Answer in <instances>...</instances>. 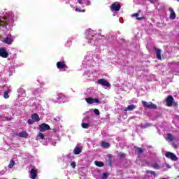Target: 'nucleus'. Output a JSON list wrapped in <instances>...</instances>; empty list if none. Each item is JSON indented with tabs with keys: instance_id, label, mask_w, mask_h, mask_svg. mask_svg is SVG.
Listing matches in <instances>:
<instances>
[{
	"instance_id": "1",
	"label": "nucleus",
	"mask_w": 179,
	"mask_h": 179,
	"mask_svg": "<svg viewBox=\"0 0 179 179\" xmlns=\"http://www.w3.org/2000/svg\"><path fill=\"white\" fill-rule=\"evenodd\" d=\"M13 18L7 17L4 18L3 21L0 20V27H5L6 29V26H12L13 24Z\"/></svg>"
},
{
	"instance_id": "2",
	"label": "nucleus",
	"mask_w": 179,
	"mask_h": 179,
	"mask_svg": "<svg viewBox=\"0 0 179 179\" xmlns=\"http://www.w3.org/2000/svg\"><path fill=\"white\" fill-rule=\"evenodd\" d=\"M142 104L145 107V108H150L152 110H156V108H157V106L152 102L148 103L145 101H143Z\"/></svg>"
},
{
	"instance_id": "3",
	"label": "nucleus",
	"mask_w": 179,
	"mask_h": 179,
	"mask_svg": "<svg viewBox=\"0 0 179 179\" xmlns=\"http://www.w3.org/2000/svg\"><path fill=\"white\" fill-rule=\"evenodd\" d=\"M165 156L167 159H170L173 162H177V160H178V157L171 152H166Z\"/></svg>"
},
{
	"instance_id": "4",
	"label": "nucleus",
	"mask_w": 179,
	"mask_h": 179,
	"mask_svg": "<svg viewBox=\"0 0 179 179\" xmlns=\"http://www.w3.org/2000/svg\"><path fill=\"white\" fill-rule=\"evenodd\" d=\"M51 128L50 125L47 124V123H42L39 125L38 130L40 132H45V131H50Z\"/></svg>"
},
{
	"instance_id": "5",
	"label": "nucleus",
	"mask_w": 179,
	"mask_h": 179,
	"mask_svg": "<svg viewBox=\"0 0 179 179\" xmlns=\"http://www.w3.org/2000/svg\"><path fill=\"white\" fill-rule=\"evenodd\" d=\"M98 85H101L102 86H106V87H110L111 85L110 83L107 81V80L101 78L97 80Z\"/></svg>"
},
{
	"instance_id": "6",
	"label": "nucleus",
	"mask_w": 179,
	"mask_h": 179,
	"mask_svg": "<svg viewBox=\"0 0 179 179\" xmlns=\"http://www.w3.org/2000/svg\"><path fill=\"white\" fill-rule=\"evenodd\" d=\"M0 57L2 58H8L9 57V53L6 51V48H0Z\"/></svg>"
},
{
	"instance_id": "7",
	"label": "nucleus",
	"mask_w": 179,
	"mask_h": 179,
	"mask_svg": "<svg viewBox=\"0 0 179 179\" xmlns=\"http://www.w3.org/2000/svg\"><path fill=\"white\" fill-rule=\"evenodd\" d=\"M167 107H171L174 103V98L171 95H169L166 100Z\"/></svg>"
},
{
	"instance_id": "8",
	"label": "nucleus",
	"mask_w": 179,
	"mask_h": 179,
	"mask_svg": "<svg viewBox=\"0 0 179 179\" xmlns=\"http://www.w3.org/2000/svg\"><path fill=\"white\" fill-rule=\"evenodd\" d=\"M4 44L10 45L13 43V38H12V35H8L6 38H4L2 41Z\"/></svg>"
},
{
	"instance_id": "9",
	"label": "nucleus",
	"mask_w": 179,
	"mask_h": 179,
	"mask_svg": "<svg viewBox=\"0 0 179 179\" xmlns=\"http://www.w3.org/2000/svg\"><path fill=\"white\" fill-rule=\"evenodd\" d=\"M85 101L88 103V104H93L94 103H100V99H93L92 97L86 98Z\"/></svg>"
},
{
	"instance_id": "10",
	"label": "nucleus",
	"mask_w": 179,
	"mask_h": 179,
	"mask_svg": "<svg viewBox=\"0 0 179 179\" xmlns=\"http://www.w3.org/2000/svg\"><path fill=\"white\" fill-rule=\"evenodd\" d=\"M37 174H38V171L37 170V169L34 168V169H31L30 171V176H31V179H36L37 178Z\"/></svg>"
},
{
	"instance_id": "11",
	"label": "nucleus",
	"mask_w": 179,
	"mask_h": 179,
	"mask_svg": "<svg viewBox=\"0 0 179 179\" xmlns=\"http://www.w3.org/2000/svg\"><path fill=\"white\" fill-rule=\"evenodd\" d=\"M120 9H121V5L117 4L115 3L111 4L110 10L112 11L115 10L116 12H118Z\"/></svg>"
},
{
	"instance_id": "12",
	"label": "nucleus",
	"mask_w": 179,
	"mask_h": 179,
	"mask_svg": "<svg viewBox=\"0 0 179 179\" xmlns=\"http://www.w3.org/2000/svg\"><path fill=\"white\" fill-rule=\"evenodd\" d=\"M153 50L156 52L157 59H159V60L162 59V50H160L156 47H154Z\"/></svg>"
},
{
	"instance_id": "13",
	"label": "nucleus",
	"mask_w": 179,
	"mask_h": 179,
	"mask_svg": "<svg viewBox=\"0 0 179 179\" xmlns=\"http://www.w3.org/2000/svg\"><path fill=\"white\" fill-rule=\"evenodd\" d=\"M57 67L58 68V69H65V68H67L64 61L58 62L57 63Z\"/></svg>"
},
{
	"instance_id": "14",
	"label": "nucleus",
	"mask_w": 179,
	"mask_h": 179,
	"mask_svg": "<svg viewBox=\"0 0 179 179\" xmlns=\"http://www.w3.org/2000/svg\"><path fill=\"white\" fill-rule=\"evenodd\" d=\"M169 10L170 12L169 18L171 19L172 20H174V19H176V12L174 11V9L170 7Z\"/></svg>"
},
{
	"instance_id": "15",
	"label": "nucleus",
	"mask_w": 179,
	"mask_h": 179,
	"mask_svg": "<svg viewBox=\"0 0 179 179\" xmlns=\"http://www.w3.org/2000/svg\"><path fill=\"white\" fill-rule=\"evenodd\" d=\"M132 17H136V20H143L145 19H146L145 16H142V17H138L139 16V13H136L132 14Z\"/></svg>"
},
{
	"instance_id": "16",
	"label": "nucleus",
	"mask_w": 179,
	"mask_h": 179,
	"mask_svg": "<svg viewBox=\"0 0 179 179\" xmlns=\"http://www.w3.org/2000/svg\"><path fill=\"white\" fill-rule=\"evenodd\" d=\"M136 108V106L134 104L129 105L125 109L124 111H134Z\"/></svg>"
},
{
	"instance_id": "17",
	"label": "nucleus",
	"mask_w": 179,
	"mask_h": 179,
	"mask_svg": "<svg viewBox=\"0 0 179 179\" xmlns=\"http://www.w3.org/2000/svg\"><path fill=\"white\" fill-rule=\"evenodd\" d=\"M31 118L33 120L35 121V122H38L40 121V117L37 113H34L31 115Z\"/></svg>"
},
{
	"instance_id": "18",
	"label": "nucleus",
	"mask_w": 179,
	"mask_h": 179,
	"mask_svg": "<svg viewBox=\"0 0 179 179\" xmlns=\"http://www.w3.org/2000/svg\"><path fill=\"white\" fill-rule=\"evenodd\" d=\"M18 136H20V138H27L29 136V134L26 131H21L18 134Z\"/></svg>"
},
{
	"instance_id": "19",
	"label": "nucleus",
	"mask_w": 179,
	"mask_h": 179,
	"mask_svg": "<svg viewBox=\"0 0 179 179\" xmlns=\"http://www.w3.org/2000/svg\"><path fill=\"white\" fill-rule=\"evenodd\" d=\"M74 155H80L82 153V148L79 147H76L73 150Z\"/></svg>"
},
{
	"instance_id": "20",
	"label": "nucleus",
	"mask_w": 179,
	"mask_h": 179,
	"mask_svg": "<svg viewBox=\"0 0 179 179\" xmlns=\"http://www.w3.org/2000/svg\"><path fill=\"white\" fill-rule=\"evenodd\" d=\"M151 167H152V169L155 170H160L161 169L160 165L157 162L151 164Z\"/></svg>"
},
{
	"instance_id": "21",
	"label": "nucleus",
	"mask_w": 179,
	"mask_h": 179,
	"mask_svg": "<svg viewBox=\"0 0 179 179\" xmlns=\"http://www.w3.org/2000/svg\"><path fill=\"white\" fill-rule=\"evenodd\" d=\"M101 146L102 148H104L105 149H108V148H110V143L105 141H102Z\"/></svg>"
},
{
	"instance_id": "22",
	"label": "nucleus",
	"mask_w": 179,
	"mask_h": 179,
	"mask_svg": "<svg viewBox=\"0 0 179 179\" xmlns=\"http://www.w3.org/2000/svg\"><path fill=\"white\" fill-rule=\"evenodd\" d=\"M94 164L97 167H103L104 166V163L103 162L95 161Z\"/></svg>"
},
{
	"instance_id": "23",
	"label": "nucleus",
	"mask_w": 179,
	"mask_h": 179,
	"mask_svg": "<svg viewBox=\"0 0 179 179\" xmlns=\"http://www.w3.org/2000/svg\"><path fill=\"white\" fill-rule=\"evenodd\" d=\"M135 150H136L137 153H138V155H141V153L143 152V149H142V148H139V147H134Z\"/></svg>"
},
{
	"instance_id": "24",
	"label": "nucleus",
	"mask_w": 179,
	"mask_h": 179,
	"mask_svg": "<svg viewBox=\"0 0 179 179\" xmlns=\"http://www.w3.org/2000/svg\"><path fill=\"white\" fill-rule=\"evenodd\" d=\"M168 139L171 141L173 142L174 141V137L173 136V134L171 133H168L167 134Z\"/></svg>"
},
{
	"instance_id": "25",
	"label": "nucleus",
	"mask_w": 179,
	"mask_h": 179,
	"mask_svg": "<svg viewBox=\"0 0 179 179\" xmlns=\"http://www.w3.org/2000/svg\"><path fill=\"white\" fill-rule=\"evenodd\" d=\"M146 173H147V174H151V176H154V177H157V174H156V172H155L153 171L147 170Z\"/></svg>"
},
{
	"instance_id": "26",
	"label": "nucleus",
	"mask_w": 179,
	"mask_h": 179,
	"mask_svg": "<svg viewBox=\"0 0 179 179\" xmlns=\"http://www.w3.org/2000/svg\"><path fill=\"white\" fill-rule=\"evenodd\" d=\"M118 157L120 159H125L127 157V154H124V152H120L118 154Z\"/></svg>"
},
{
	"instance_id": "27",
	"label": "nucleus",
	"mask_w": 179,
	"mask_h": 179,
	"mask_svg": "<svg viewBox=\"0 0 179 179\" xmlns=\"http://www.w3.org/2000/svg\"><path fill=\"white\" fill-rule=\"evenodd\" d=\"M13 166H15V162L13 160H10V164H8V169H13Z\"/></svg>"
},
{
	"instance_id": "28",
	"label": "nucleus",
	"mask_w": 179,
	"mask_h": 179,
	"mask_svg": "<svg viewBox=\"0 0 179 179\" xmlns=\"http://www.w3.org/2000/svg\"><path fill=\"white\" fill-rule=\"evenodd\" d=\"M3 97L4 99H9V91H6L3 93Z\"/></svg>"
},
{
	"instance_id": "29",
	"label": "nucleus",
	"mask_w": 179,
	"mask_h": 179,
	"mask_svg": "<svg viewBox=\"0 0 179 179\" xmlns=\"http://www.w3.org/2000/svg\"><path fill=\"white\" fill-rule=\"evenodd\" d=\"M81 126H82V128H84L85 129L89 128V124L88 123H82Z\"/></svg>"
},
{
	"instance_id": "30",
	"label": "nucleus",
	"mask_w": 179,
	"mask_h": 179,
	"mask_svg": "<svg viewBox=\"0 0 179 179\" xmlns=\"http://www.w3.org/2000/svg\"><path fill=\"white\" fill-rule=\"evenodd\" d=\"M94 113L96 115H100V111L99 110V109H94Z\"/></svg>"
},
{
	"instance_id": "31",
	"label": "nucleus",
	"mask_w": 179,
	"mask_h": 179,
	"mask_svg": "<svg viewBox=\"0 0 179 179\" xmlns=\"http://www.w3.org/2000/svg\"><path fill=\"white\" fill-rule=\"evenodd\" d=\"M108 175L107 173H103L102 175V179H108Z\"/></svg>"
},
{
	"instance_id": "32",
	"label": "nucleus",
	"mask_w": 179,
	"mask_h": 179,
	"mask_svg": "<svg viewBox=\"0 0 179 179\" xmlns=\"http://www.w3.org/2000/svg\"><path fill=\"white\" fill-rule=\"evenodd\" d=\"M38 136L40 138V139H44V134L43 133H39Z\"/></svg>"
},
{
	"instance_id": "33",
	"label": "nucleus",
	"mask_w": 179,
	"mask_h": 179,
	"mask_svg": "<svg viewBox=\"0 0 179 179\" xmlns=\"http://www.w3.org/2000/svg\"><path fill=\"white\" fill-rule=\"evenodd\" d=\"M34 120H33V119H29V120H28V121H27V122L29 123V124H34Z\"/></svg>"
},
{
	"instance_id": "34",
	"label": "nucleus",
	"mask_w": 179,
	"mask_h": 179,
	"mask_svg": "<svg viewBox=\"0 0 179 179\" xmlns=\"http://www.w3.org/2000/svg\"><path fill=\"white\" fill-rule=\"evenodd\" d=\"M71 166L73 167V169H75L76 167V162H73L71 164Z\"/></svg>"
},
{
	"instance_id": "35",
	"label": "nucleus",
	"mask_w": 179,
	"mask_h": 179,
	"mask_svg": "<svg viewBox=\"0 0 179 179\" xmlns=\"http://www.w3.org/2000/svg\"><path fill=\"white\" fill-rule=\"evenodd\" d=\"M148 127H149V124H146L145 125H141V128L145 129V128H148Z\"/></svg>"
},
{
	"instance_id": "36",
	"label": "nucleus",
	"mask_w": 179,
	"mask_h": 179,
	"mask_svg": "<svg viewBox=\"0 0 179 179\" xmlns=\"http://www.w3.org/2000/svg\"><path fill=\"white\" fill-rule=\"evenodd\" d=\"M108 164L109 166H112L113 165V159H109L108 162Z\"/></svg>"
},
{
	"instance_id": "37",
	"label": "nucleus",
	"mask_w": 179,
	"mask_h": 179,
	"mask_svg": "<svg viewBox=\"0 0 179 179\" xmlns=\"http://www.w3.org/2000/svg\"><path fill=\"white\" fill-rule=\"evenodd\" d=\"M108 159H109V160H112V159H113V155L108 154Z\"/></svg>"
},
{
	"instance_id": "38",
	"label": "nucleus",
	"mask_w": 179,
	"mask_h": 179,
	"mask_svg": "<svg viewBox=\"0 0 179 179\" xmlns=\"http://www.w3.org/2000/svg\"><path fill=\"white\" fill-rule=\"evenodd\" d=\"M65 97L64 95L61 96V95H59V97H57V100H61V99Z\"/></svg>"
},
{
	"instance_id": "39",
	"label": "nucleus",
	"mask_w": 179,
	"mask_h": 179,
	"mask_svg": "<svg viewBox=\"0 0 179 179\" xmlns=\"http://www.w3.org/2000/svg\"><path fill=\"white\" fill-rule=\"evenodd\" d=\"M173 106L175 107H178V103H177V102H173Z\"/></svg>"
},
{
	"instance_id": "40",
	"label": "nucleus",
	"mask_w": 179,
	"mask_h": 179,
	"mask_svg": "<svg viewBox=\"0 0 179 179\" xmlns=\"http://www.w3.org/2000/svg\"><path fill=\"white\" fill-rule=\"evenodd\" d=\"M76 12H82V10L78 8H76Z\"/></svg>"
},
{
	"instance_id": "41",
	"label": "nucleus",
	"mask_w": 179,
	"mask_h": 179,
	"mask_svg": "<svg viewBox=\"0 0 179 179\" xmlns=\"http://www.w3.org/2000/svg\"><path fill=\"white\" fill-rule=\"evenodd\" d=\"M81 12H86V10H81Z\"/></svg>"
},
{
	"instance_id": "42",
	"label": "nucleus",
	"mask_w": 179,
	"mask_h": 179,
	"mask_svg": "<svg viewBox=\"0 0 179 179\" xmlns=\"http://www.w3.org/2000/svg\"><path fill=\"white\" fill-rule=\"evenodd\" d=\"M78 3H82V1H78Z\"/></svg>"
},
{
	"instance_id": "43",
	"label": "nucleus",
	"mask_w": 179,
	"mask_h": 179,
	"mask_svg": "<svg viewBox=\"0 0 179 179\" xmlns=\"http://www.w3.org/2000/svg\"><path fill=\"white\" fill-rule=\"evenodd\" d=\"M162 179H166V178H162Z\"/></svg>"
},
{
	"instance_id": "44",
	"label": "nucleus",
	"mask_w": 179,
	"mask_h": 179,
	"mask_svg": "<svg viewBox=\"0 0 179 179\" xmlns=\"http://www.w3.org/2000/svg\"><path fill=\"white\" fill-rule=\"evenodd\" d=\"M178 2H179V0H178Z\"/></svg>"
}]
</instances>
